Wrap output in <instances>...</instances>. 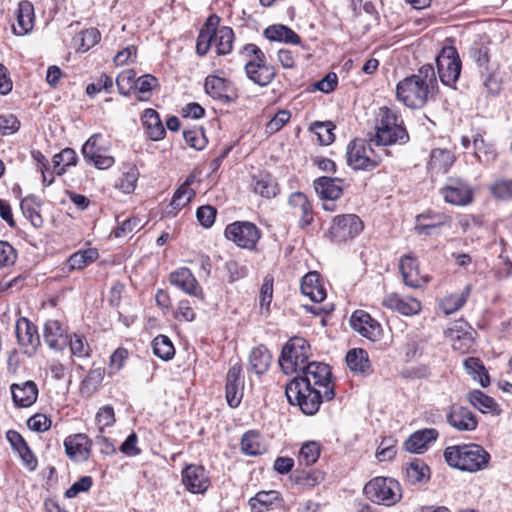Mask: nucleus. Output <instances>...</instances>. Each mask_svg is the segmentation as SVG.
Returning a JSON list of instances; mask_svg holds the SVG:
<instances>
[{
    "label": "nucleus",
    "mask_w": 512,
    "mask_h": 512,
    "mask_svg": "<svg viewBox=\"0 0 512 512\" xmlns=\"http://www.w3.org/2000/svg\"><path fill=\"white\" fill-rule=\"evenodd\" d=\"M437 79L434 68L430 64L421 66L416 74L401 80L396 86V97L411 109H420L428 101Z\"/></svg>",
    "instance_id": "obj_1"
},
{
    "label": "nucleus",
    "mask_w": 512,
    "mask_h": 512,
    "mask_svg": "<svg viewBox=\"0 0 512 512\" xmlns=\"http://www.w3.org/2000/svg\"><path fill=\"white\" fill-rule=\"evenodd\" d=\"M443 457L450 467L471 473L487 468L490 461V454L478 444L448 446Z\"/></svg>",
    "instance_id": "obj_2"
},
{
    "label": "nucleus",
    "mask_w": 512,
    "mask_h": 512,
    "mask_svg": "<svg viewBox=\"0 0 512 512\" xmlns=\"http://www.w3.org/2000/svg\"><path fill=\"white\" fill-rule=\"evenodd\" d=\"M379 124L376 127V134L371 142L376 145L388 146L393 144H406L409 141V134L403 125L402 118L392 109L381 107L379 109Z\"/></svg>",
    "instance_id": "obj_3"
},
{
    "label": "nucleus",
    "mask_w": 512,
    "mask_h": 512,
    "mask_svg": "<svg viewBox=\"0 0 512 512\" xmlns=\"http://www.w3.org/2000/svg\"><path fill=\"white\" fill-rule=\"evenodd\" d=\"M245 61V73L249 80L259 86L269 85L276 76L273 66L266 63L263 51L255 44H246L240 51Z\"/></svg>",
    "instance_id": "obj_4"
},
{
    "label": "nucleus",
    "mask_w": 512,
    "mask_h": 512,
    "mask_svg": "<svg viewBox=\"0 0 512 512\" xmlns=\"http://www.w3.org/2000/svg\"><path fill=\"white\" fill-rule=\"evenodd\" d=\"M285 395L291 405H296L306 415L316 414L324 398V392L321 389L313 388L309 384L301 383L291 379L285 385Z\"/></svg>",
    "instance_id": "obj_5"
},
{
    "label": "nucleus",
    "mask_w": 512,
    "mask_h": 512,
    "mask_svg": "<svg viewBox=\"0 0 512 512\" xmlns=\"http://www.w3.org/2000/svg\"><path fill=\"white\" fill-rule=\"evenodd\" d=\"M309 343L302 337L291 338L282 348L279 366L286 375L298 374L309 362Z\"/></svg>",
    "instance_id": "obj_6"
},
{
    "label": "nucleus",
    "mask_w": 512,
    "mask_h": 512,
    "mask_svg": "<svg viewBox=\"0 0 512 512\" xmlns=\"http://www.w3.org/2000/svg\"><path fill=\"white\" fill-rule=\"evenodd\" d=\"M364 495L371 502L387 507L398 503L402 498V490L398 481L390 477H375L363 488Z\"/></svg>",
    "instance_id": "obj_7"
},
{
    "label": "nucleus",
    "mask_w": 512,
    "mask_h": 512,
    "mask_svg": "<svg viewBox=\"0 0 512 512\" xmlns=\"http://www.w3.org/2000/svg\"><path fill=\"white\" fill-rule=\"evenodd\" d=\"M330 366L322 362H309L297 375L292 379L301 383L309 384L313 388L321 389L324 392L326 401H330L335 397L334 385L331 379Z\"/></svg>",
    "instance_id": "obj_8"
},
{
    "label": "nucleus",
    "mask_w": 512,
    "mask_h": 512,
    "mask_svg": "<svg viewBox=\"0 0 512 512\" xmlns=\"http://www.w3.org/2000/svg\"><path fill=\"white\" fill-rule=\"evenodd\" d=\"M346 159L352 169L365 171L373 170L382 160L364 139H354L347 145Z\"/></svg>",
    "instance_id": "obj_9"
},
{
    "label": "nucleus",
    "mask_w": 512,
    "mask_h": 512,
    "mask_svg": "<svg viewBox=\"0 0 512 512\" xmlns=\"http://www.w3.org/2000/svg\"><path fill=\"white\" fill-rule=\"evenodd\" d=\"M224 235L227 240L232 241L236 246L253 250L261 238V230L252 222L235 221L226 226Z\"/></svg>",
    "instance_id": "obj_10"
},
{
    "label": "nucleus",
    "mask_w": 512,
    "mask_h": 512,
    "mask_svg": "<svg viewBox=\"0 0 512 512\" xmlns=\"http://www.w3.org/2000/svg\"><path fill=\"white\" fill-rule=\"evenodd\" d=\"M437 72L441 82L453 86L461 73V60L457 50L452 46L444 47L436 58Z\"/></svg>",
    "instance_id": "obj_11"
},
{
    "label": "nucleus",
    "mask_w": 512,
    "mask_h": 512,
    "mask_svg": "<svg viewBox=\"0 0 512 512\" xmlns=\"http://www.w3.org/2000/svg\"><path fill=\"white\" fill-rule=\"evenodd\" d=\"M364 224L359 216L355 214H344L334 217L329 229L332 241L336 243L345 242L359 235Z\"/></svg>",
    "instance_id": "obj_12"
},
{
    "label": "nucleus",
    "mask_w": 512,
    "mask_h": 512,
    "mask_svg": "<svg viewBox=\"0 0 512 512\" xmlns=\"http://www.w3.org/2000/svg\"><path fill=\"white\" fill-rule=\"evenodd\" d=\"M445 202L455 206H465L472 202L473 190L468 183L458 178H450L441 189Z\"/></svg>",
    "instance_id": "obj_13"
},
{
    "label": "nucleus",
    "mask_w": 512,
    "mask_h": 512,
    "mask_svg": "<svg viewBox=\"0 0 512 512\" xmlns=\"http://www.w3.org/2000/svg\"><path fill=\"white\" fill-rule=\"evenodd\" d=\"M350 324L354 331L370 341H378L382 337V327L364 310H356L350 318Z\"/></svg>",
    "instance_id": "obj_14"
},
{
    "label": "nucleus",
    "mask_w": 512,
    "mask_h": 512,
    "mask_svg": "<svg viewBox=\"0 0 512 512\" xmlns=\"http://www.w3.org/2000/svg\"><path fill=\"white\" fill-rule=\"evenodd\" d=\"M242 366L240 363L232 365L226 376V400L231 408H236L243 398L244 379L241 375Z\"/></svg>",
    "instance_id": "obj_15"
},
{
    "label": "nucleus",
    "mask_w": 512,
    "mask_h": 512,
    "mask_svg": "<svg viewBox=\"0 0 512 512\" xmlns=\"http://www.w3.org/2000/svg\"><path fill=\"white\" fill-rule=\"evenodd\" d=\"M182 483L193 494H203L209 487V478L203 466L191 464L182 471Z\"/></svg>",
    "instance_id": "obj_16"
},
{
    "label": "nucleus",
    "mask_w": 512,
    "mask_h": 512,
    "mask_svg": "<svg viewBox=\"0 0 512 512\" xmlns=\"http://www.w3.org/2000/svg\"><path fill=\"white\" fill-rule=\"evenodd\" d=\"M15 333L18 344L25 349V353H34L40 344L36 326L26 317H21L16 322Z\"/></svg>",
    "instance_id": "obj_17"
},
{
    "label": "nucleus",
    "mask_w": 512,
    "mask_h": 512,
    "mask_svg": "<svg viewBox=\"0 0 512 512\" xmlns=\"http://www.w3.org/2000/svg\"><path fill=\"white\" fill-rule=\"evenodd\" d=\"M288 205L291 213L299 218L298 225L304 229L313 222V210L307 196L302 192H294L289 196Z\"/></svg>",
    "instance_id": "obj_18"
},
{
    "label": "nucleus",
    "mask_w": 512,
    "mask_h": 512,
    "mask_svg": "<svg viewBox=\"0 0 512 512\" xmlns=\"http://www.w3.org/2000/svg\"><path fill=\"white\" fill-rule=\"evenodd\" d=\"M12 400L15 406L27 408L32 406L38 397V386L32 380H27L21 383H13L10 386Z\"/></svg>",
    "instance_id": "obj_19"
},
{
    "label": "nucleus",
    "mask_w": 512,
    "mask_h": 512,
    "mask_svg": "<svg viewBox=\"0 0 512 512\" xmlns=\"http://www.w3.org/2000/svg\"><path fill=\"white\" fill-rule=\"evenodd\" d=\"M92 441L79 433L68 436L64 441L66 454L74 461H86L90 456Z\"/></svg>",
    "instance_id": "obj_20"
},
{
    "label": "nucleus",
    "mask_w": 512,
    "mask_h": 512,
    "mask_svg": "<svg viewBox=\"0 0 512 512\" xmlns=\"http://www.w3.org/2000/svg\"><path fill=\"white\" fill-rule=\"evenodd\" d=\"M382 305L390 310L396 311L404 316L417 315L422 308L421 302L415 298H402L397 293L386 295Z\"/></svg>",
    "instance_id": "obj_21"
},
{
    "label": "nucleus",
    "mask_w": 512,
    "mask_h": 512,
    "mask_svg": "<svg viewBox=\"0 0 512 512\" xmlns=\"http://www.w3.org/2000/svg\"><path fill=\"white\" fill-rule=\"evenodd\" d=\"M446 419L447 422L458 431H473L478 424L474 413L463 406H452Z\"/></svg>",
    "instance_id": "obj_22"
},
{
    "label": "nucleus",
    "mask_w": 512,
    "mask_h": 512,
    "mask_svg": "<svg viewBox=\"0 0 512 512\" xmlns=\"http://www.w3.org/2000/svg\"><path fill=\"white\" fill-rule=\"evenodd\" d=\"M439 433L434 428H424L412 433L404 442L406 451L415 454L424 453L431 442L437 440Z\"/></svg>",
    "instance_id": "obj_23"
},
{
    "label": "nucleus",
    "mask_w": 512,
    "mask_h": 512,
    "mask_svg": "<svg viewBox=\"0 0 512 512\" xmlns=\"http://www.w3.org/2000/svg\"><path fill=\"white\" fill-rule=\"evenodd\" d=\"M170 283L185 293L203 298V292L196 278L188 268H180L170 274Z\"/></svg>",
    "instance_id": "obj_24"
},
{
    "label": "nucleus",
    "mask_w": 512,
    "mask_h": 512,
    "mask_svg": "<svg viewBox=\"0 0 512 512\" xmlns=\"http://www.w3.org/2000/svg\"><path fill=\"white\" fill-rule=\"evenodd\" d=\"M205 91L214 99L230 103L235 99L231 84L224 78L210 75L205 79Z\"/></svg>",
    "instance_id": "obj_25"
},
{
    "label": "nucleus",
    "mask_w": 512,
    "mask_h": 512,
    "mask_svg": "<svg viewBox=\"0 0 512 512\" xmlns=\"http://www.w3.org/2000/svg\"><path fill=\"white\" fill-rule=\"evenodd\" d=\"M399 268L405 285L411 288H419L428 282V278L420 274L416 259L410 255L401 258Z\"/></svg>",
    "instance_id": "obj_26"
},
{
    "label": "nucleus",
    "mask_w": 512,
    "mask_h": 512,
    "mask_svg": "<svg viewBox=\"0 0 512 512\" xmlns=\"http://www.w3.org/2000/svg\"><path fill=\"white\" fill-rule=\"evenodd\" d=\"M455 162V156L448 149L435 148L430 153L428 171L432 176L445 174Z\"/></svg>",
    "instance_id": "obj_27"
},
{
    "label": "nucleus",
    "mask_w": 512,
    "mask_h": 512,
    "mask_svg": "<svg viewBox=\"0 0 512 512\" xmlns=\"http://www.w3.org/2000/svg\"><path fill=\"white\" fill-rule=\"evenodd\" d=\"M300 289L303 295L313 302L319 303L326 298V291L321 283L320 274L316 271L308 272L301 281Z\"/></svg>",
    "instance_id": "obj_28"
},
{
    "label": "nucleus",
    "mask_w": 512,
    "mask_h": 512,
    "mask_svg": "<svg viewBox=\"0 0 512 512\" xmlns=\"http://www.w3.org/2000/svg\"><path fill=\"white\" fill-rule=\"evenodd\" d=\"M44 341L54 350H62L67 342L66 329L55 319H49L44 325Z\"/></svg>",
    "instance_id": "obj_29"
},
{
    "label": "nucleus",
    "mask_w": 512,
    "mask_h": 512,
    "mask_svg": "<svg viewBox=\"0 0 512 512\" xmlns=\"http://www.w3.org/2000/svg\"><path fill=\"white\" fill-rule=\"evenodd\" d=\"M141 123L150 140L159 141L164 138L166 131L156 110L145 109L141 115Z\"/></svg>",
    "instance_id": "obj_30"
},
{
    "label": "nucleus",
    "mask_w": 512,
    "mask_h": 512,
    "mask_svg": "<svg viewBox=\"0 0 512 512\" xmlns=\"http://www.w3.org/2000/svg\"><path fill=\"white\" fill-rule=\"evenodd\" d=\"M280 493L275 490L260 491L250 498L249 505L254 512H265L281 506Z\"/></svg>",
    "instance_id": "obj_31"
},
{
    "label": "nucleus",
    "mask_w": 512,
    "mask_h": 512,
    "mask_svg": "<svg viewBox=\"0 0 512 512\" xmlns=\"http://www.w3.org/2000/svg\"><path fill=\"white\" fill-rule=\"evenodd\" d=\"M340 178L319 177L314 181V188L322 199L337 200L341 197L343 190Z\"/></svg>",
    "instance_id": "obj_32"
},
{
    "label": "nucleus",
    "mask_w": 512,
    "mask_h": 512,
    "mask_svg": "<svg viewBox=\"0 0 512 512\" xmlns=\"http://www.w3.org/2000/svg\"><path fill=\"white\" fill-rule=\"evenodd\" d=\"M34 23V8L29 1H22L18 5L16 24L13 31L16 35H25L32 30Z\"/></svg>",
    "instance_id": "obj_33"
},
{
    "label": "nucleus",
    "mask_w": 512,
    "mask_h": 512,
    "mask_svg": "<svg viewBox=\"0 0 512 512\" xmlns=\"http://www.w3.org/2000/svg\"><path fill=\"white\" fill-rule=\"evenodd\" d=\"M272 355L264 345L254 347L249 355V371L262 375L269 369Z\"/></svg>",
    "instance_id": "obj_34"
},
{
    "label": "nucleus",
    "mask_w": 512,
    "mask_h": 512,
    "mask_svg": "<svg viewBox=\"0 0 512 512\" xmlns=\"http://www.w3.org/2000/svg\"><path fill=\"white\" fill-rule=\"evenodd\" d=\"M219 18L212 15L200 30L196 43V52L200 56H204L210 49L211 44L215 41V26L218 25Z\"/></svg>",
    "instance_id": "obj_35"
},
{
    "label": "nucleus",
    "mask_w": 512,
    "mask_h": 512,
    "mask_svg": "<svg viewBox=\"0 0 512 512\" xmlns=\"http://www.w3.org/2000/svg\"><path fill=\"white\" fill-rule=\"evenodd\" d=\"M251 186L256 194L268 199L274 198L280 191L278 183L269 173L253 176Z\"/></svg>",
    "instance_id": "obj_36"
},
{
    "label": "nucleus",
    "mask_w": 512,
    "mask_h": 512,
    "mask_svg": "<svg viewBox=\"0 0 512 512\" xmlns=\"http://www.w3.org/2000/svg\"><path fill=\"white\" fill-rule=\"evenodd\" d=\"M346 363L349 369L355 374H370L371 363L366 350L353 348L346 354Z\"/></svg>",
    "instance_id": "obj_37"
},
{
    "label": "nucleus",
    "mask_w": 512,
    "mask_h": 512,
    "mask_svg": "<svg viewBox=\"0 0 512 512\" xmlns=\"http://www.w3.org/2000/svg\"><path fill=\"white\" fill-rule=\"evenodd\" d=\"M264 36L270 41L283 42L286 44L298 45L301 43L300 36L291 28L282 25H270L264 30Z\"/></svg>",
    "instance_id": "obj_38"
},
{
    "label": "nucleus",
    "mask_w": 512,
    "mask_h": 512,
    "mask_svg": "<svg viewBox=\"0 0 512 512\" xmlns=\"http://www.w3.org/2000/svg\"><path fill=\"white\" fill-rule=\"evenodd\" d=\"M467 400L482 413L499 414L500 409L496 401L480 390H472L467 395Z\"/></svg>",
    "instance_id": "obj_39"
},
{
    "label": "nucleus",
    "mask_w": 512,
    "mask_h": 512,
    "mask_svg": "<svg viewBox=\"0 0 512 512\" xmlns=\"http://www.w3.org/2000/svg\"><path fill=\"white\" fill-rule=\"evenodd\" d=\"M466 372L477 380L482 387H487L490 384L488 372L483 365L482 361L476 357H469L464 361Z\"/></svg>",
    "instance_id": "obj_40"
},
{
    "label": "nucleus",
    "mask_w": 512,
    "mask_h": 512,
    "mask_svg": "<svg viewBox=\"0 0 512 512\" xmlns=\"http://www.w3.org/2000/svg\"><path fill=\"white\" fill-rule=\"evenodd\" d=\"M470 292L471 286L467 285L462 292L446 296L440 302L441 309L447 315L458 311L466 303Z\"/></svg>",
    "instance_id": "obj_41"
},
{
    "label": "nucleus",
    "mask_w": 512,
    "mask_h": 512,
    "mask_svg": "<svg viewBox=\"0 0 512 512\" xmlns=\"http://www.w3.org/2000/svg\"><path fill=\"white\" fill-rule=\"evenodd\" d=\"M23 215L30 220L34 227H41L43 219L40 215V204L35 196L25 197L20 204Z\"/></svg>",
    "instance_id": "obj_42"
},
{
    "label": "nucleus",
    "mask_w": 512,
    "mask_h": 512,
    "mask_svg": "<svg viewBox=\"0 0 512 512\" xmlns=\"http://www.w3.org/2000/svg\"><path fill=\"white\" fill-rule=\"evenodd\" d=\"M98 257L95 249H87L73 253L67 260L66 266L68 271L81 270L88 264L94 262Z\"/></svg>",
    "instance_id": "obj_43"
},
{
    "label": "nucleus",
    "mask_w": 512,
    "mask_h": 512,
    "mask_svg": "<svg viewBox=\"0 0 512 512\" xmlns=\"http://www.w3.org/2000/svg\"><path fill=\"white\" fill-rule=\"evenodd\" d=\"M105 371L102 367H93L89 370L87 376L81 382L80 391L82 394L91 395L94 393L104 379Z\"/></svg>",
    "instance_id": "obj_44"
},
{
    "label": "nucleus",
    "mask_w": 512,
    "mask_h": 512,
    "mask_svg": "<svg viewBox=\"0 0 512 512\" xmlns=\"http://www.w3.org/2000/svg\"><path fill=\"white\" fill-rule=\"evenodd\" d=\"M234 39L233 30L227 26L217 28L215 26V47L220 55H225L231 52Z\"/></svg>",
    "instance_id": "obj_45"
},
{
    "label": "nucleus",
    "mask_w": 512,
    "mask_h": 512,
    "mask_svg": "<svg viewBox=\"0 0 512 512\" xmlns=\"http://www.w3.org/2000/svg\"><path fill=\"white\" fill-rule=\"evenodd\" d=\"M195 177L190 175L186 181L176 190L171 201V205L175 209H181L186 206L194 197L195 192L190 189V185L194 182Z\"/></svg>",
    "instance_id": "obj_46"
},
{
    "label": "nucleus",
    "mask_w": 512,
    "mask_h": 512,
    "mask_svg": "<svg viewBox=\"0 0 512 512\" xmlns=\"http://www.w3.org/2000/svg\"><path fill=\"white\" fill-rule=\"evenodd\" d=\"M241 450L250 456L262 454L265 449L261 444L259 433L255 431L246 432L241 439Z\"/></svg>",
    "instance_id": "obj_47"
},
{
    "label": "nucleus",
    "mask_w": 512,
    "mask_h": 512,
    "mask_svg": "<svg viewBox=\"0 0 512 512\" xmlns=\"http://www.w3.org/2000/svg\"><path fill=\"white\" fill-rule=\"evenodd\" d=\"M77 159V154L72 148L63 149L60 153L53 156L56 173L62 175L65 172V167L76 165Z\"/></svg>",
    "instance_id": "obj_48"
},
{
    "label": "nucleus",
    "mask_w": 512,
    "mask_h": 512,
    "mask_svg": "<svg viewBox=\"0 0 512 512\" xmlns=\"http://www.w3.org/2000/svg\"><path fill=\"white\" fill-rule=\"evenodd\" d=\"M471 326L464 320H456L447 327L444 331L445 338L451 342V344L464 336L472 334Z\"/></svg>",
    "instance_id": "obj_49"
},
{
    "label": "nucleus",
    "mask_w": 512,
    "mask_h": 512,
    "mask_svg": "<svg viewBox=\"0 0 512 512\" xmlns=\"http://www.w3.org/2000/svg\"><path fill=\"white\" fill-rule=\"evenodd\" d=\"M154 354L163 359L169 360L174 356L175 349L171 340L165 335H158L152 342Z\"/></svg>",
    "instance_id": "obj_50"
},
{
    "label": "nucleus",
    "mask_w": 512,
    "mask_h": 512,
    "mask_svg": "<svg viewBox=\"0 0 512 512\" xmlns=\"http://www.w3.org/2000/svg\"><path fill=\"white\" fill-rule=\"evenodd\" d=\"M320 457V445L315 442L304 443L299 452V463L305 466H311L317 462Z\"/></svg>",
    "instance_id": "obj_51"
},
{
    "label": "nucleus",
    "mask_w": 512,
    "mask_h": 512,
    "mask_svg": "<svg viewBox=\"0 0 512 512\" xmlns=\"http://www.w3.org/2000/svg\"><path fill=\"white\" fill-rule=\"evenodd\" d=\"M429 467L420 459L411 461L407 468V477L410 482L418 483L429 479Z\"/></svg>",
    "instance_id": "obj_52"
},
{
    "label": "nucleus",
    "mask_w": 512,
    "mask_h": 512,
    "mask_svg": "<svg viewBox=\"0 0 512 512\" xmlns=\"http://www.w3.org/2000/svg\"><path fill=\"white\" fill-rule=\"evenodd\" d=\"M136 72L132 69H125L116 78L118 92L123 96H129L136 86Z\"/></svg>",
    "instance_id": "obj_53"
},
{
    "label": "nucleus",
    "mask_w": 512,
    "mask_h": 512,
    "mask_svg": "<svg viewBox=\"0 0 512 512\" xmlns=\"http://www.w3.org/2000/svg\"><path fill=\"white\" fill-rule=\"evenodd\" d=\"M310 130L317 135V139L321 145H329L335 139L333 133L334 126L331 122H314Z\"/></svg>",
    "instance_id": "obj_54"
},
{
    "label": "nucleus",
    "mask_w": 512,
    "mask_h": 512,
    "mask_svg": "<svg viewBox=\"0 0 512 512\" xmlns=\"http://www.w3.org/2000/svg\"><path fill=\"white\" fill-rule=\"evenodd\" d=\"M71 354L78 358H87L91 354V348L85 336L74 333L69 338Z\"/></svg>",
    "instance_id": "obj_55"
},
{
    "label": "nucleus",
    "mask_w": 512,
    "mask_h": 512,
    "mask_svg": "<svg viewBox=\"0 0 512 512\" xmlns=\"http://www.w3.org/2000/svg\"><path fill=\"white\" fill-rule=\"evenodd\" d=\"M491 194L500 200H509L512 198V180L499 179L490 187Z\"/></svg>",
    "instance_id": "obj_56"
},
{
    "label": "nucleus",
    "mask_w": 512,
    "mask_h": 512,
    "mask_svg": "<svg viewBox=\"0 0 512 512\" xmlns=\"http://www.w3.org/2000/svg\"><path fill=\"white\" fill-rule=\"evenodd\" d=\"M101 138L100 134H93L82 146V154L86 160L95 158L96 155H100L107 152V149L98 144V140Z\"/></svg>",
    "instance_id": "obj_57"
},
{
    "label": "nucleus",
    "mask_w": 512,
    "mask_h": 512,
    "mask_svg": "<svg viewBox=\"0 0 512 512\" xmlns=\"http://www.w3.org/2000/svg\"><path fill=\"white\" fill-rule=\"evenodd\" d=\"M113 85L114 82L110 76L106 74H101L97 82L88 84V86L86 87V93L89 97L95 96L102 90L106 93H109L111 92Z\"/></svg>",
    "instance_id": "obj_58"
},
{
    "label": "nucleus",
    "mask_w": 512,
    "mask_h": 512,
    "mask_svg": "<svg viewBox=\"0 0 512 512\" xmlns=\"http://www.w3.org/2000/svg\"><path fill=\"white\" fill-rule=\"evenodd\" d=\"M273 299V278L266 276L263 280L260 289V307L261 310L265 309L266 313H269L271 301Z\"/></svg>",
    "instance_id": "obj_59"
},
{
    "label": "nucleus",
    "mask_w": 512,
    "mask_h": 512,
    "mask_svg": "<svg viewBox=\"0 0 512 512\" xmlns=\"http://www.w3.org/2000/svg\"><path fill=\"white\" fill-rule=\"evenodd\" d=\"M470 55L474 62L485 70H488V64L490 62L489 48L481 44H474L470 48Z\"/></svg>",
    "instance_id": "obj_60"
},
{
    "label": "nucleus",
    "mask_w": 512,
    "mask_h": 512,
    "mask_svg": "<svg viewBox=\"0 0 512 512\" xmlns=\"http://www.w3.org/2000/svg\"><path fill=\"white\" fill-rule=\"evenodd\" d=\"M138 178V169L136 168V166H130L128 170L123 173L120 179V189L125 193H130L134 191Z\"/></svg>",
    "instance_id": "obj_61"
},
{
    "label": "nucleus",
    "mask_w": 512,
    "mask_h": 512,
    "mask_svg": "<svg viewBox=\"0 0 512 512\" xmlns=\"http://www.w3.org/2000/svg\"><path fill=\"white\" fill-rule=\"evenodd\" d=\"M291 113L288 110L278 111L274 117L267 123L266 132L268 134H275L280 131L283 126L290 120Z\"/></svg>",
    "instance_id": "obj_62"
},
{
    "label": "nucleus",
    "mask_w": 512,
    "mask_h": 512,
    "mask_svg": "<svg viewBox=\"0 0 512 512\" xmlns=\"http://www.w3.org/2000/svg\"><path fill=\"white\" fill-rule=\"evenodd\" d=\"M216 214V208L210 205L201 206L196 211L198 221L205 228H210L214 224Z\"/></svg>",
    "instance_id": "obj_63"
},
{
    "label": "nucleus",
    "mask_w": 512,
    "mask_h": 512,
    "mask_svg": "<svg viewBox=\"0 0 512 512\" xmlns=\"http://www.w3.org/2000/svg\"><path fill=\"white\" fill-rule=\"evenodd\" d=\"M185 142L196 150H202L207 143L206 137L203 132L198 130H185L183 132Z\"/></svg>",
    "instance_id": "obj_64"
}]
</instances>
